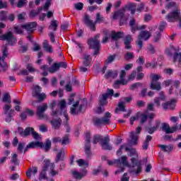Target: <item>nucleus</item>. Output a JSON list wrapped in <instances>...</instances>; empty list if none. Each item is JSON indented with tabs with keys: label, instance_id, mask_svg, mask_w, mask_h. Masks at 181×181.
<instances>
[{
	"label": "nucleus",
	"instance_id": "nucleus-1",
	"mask_svg": "<svg viewBox=\"0 0 181 181\" xmlns=\"http://www.w3.org/2000/svg\"><path fill=\"white\" fill-rule=\"evenodd\" d=\"M36 148H40L41 149H44L45 152H49L52 148V141L47 139L45 144L39 141H31L25 148L24 153H26L29 149H35Z\"/></svg>",
	"mask_w": 181,
	"mask_h": 181
},
{
	"label": "nucleus",
	"instance_id": "nucleus-2",
	"mask_svg": "<svg viewBox=\"0 0 181 181\" xmlns=\"http://www.w3.org/2000/svg\"><path fill=\"white\" fill-rule=\"evenodd\" d=\"M98 142L102 146V149L105 151H112V146L110 144V136H106L103 138V136L99 134L93 136V144L95 145Z\"/></svg>",
	"mask_w": 181,
	"mask_h": 181
},
{
	"label": "nucleus",
	"instance_id": "nucleus-3",
	"mask_svg": "<svg viewBox=\"0 0 181 181\" xmlns=\"http://www.w3.org/2000/svg\"><path fill=\"white\" fill-rule=\"evenodd\" d=\"M103 22H104V17H102L100 13L96 14L95 22H93V21L90 19V16L87 14L85 15L83 18V23H85V25L93 32H95V25H97V23H103Z\"/></svg>",
	"mask_w": 181,
	"mask_h": 181
},
{
	"label": "nucleus",
	"instance_id": "nucleus-4",
	"mask_svg": "<svg viewBox=\"0 0 181 181\" xmlns=\"http://www.w3.org/2000/svg\"><path fill=\"white\" fill-rule=\"evenodd\" d=\"M100 34H97L94 36L93 38H90L88 40V45L89 46V49H93V56H97L100 54V47H101V45L100 44V41L98 39H100Z\"/></svg>",
	"mask_w": 181,
	"mask_h": 181
},
{
	"label": "nucleus",
	"instance_id": "nucleus-5",
	"mask_svg": "<svg viewBox=\"0 0 181 181\" xmlns=\"http://www.w3.org/2000/svg\"><path fill=\"white\" fill-rule=\"evenodd\" d=\"M111 113L107 112L105 114V117L103 118L93 117V124L95 127H100V125H110L111 124Z\"/></svg>",
	"mask_w": 181,
	"mask_h": 181
},
{
	"label": "nucleus",
	"instance_id": "nucleus-6",
	"mask_svg": "<svg viewBox=\"0 0 181 181\" xmlns=\"http://www.w3.org/2000/svg\"><path fill=\"white\" fill-rule=\"evenodd\" d=\"M165 19L168 22H176L179 21L178 26L181 28V16H180V10L177 8L165 16Z\"/></svg>",
	"mask_w": 181,
	"mask_h": 181
},
{
	"label": "nucleus",
	"instance_id": "nucleus-7",
	"mask_svg": "<svg viewBox=\"0 0 181 181\" xmlns=\"http://www.w3.org/2000/svg\"><path fill=\"white\" fill-rule=\"evenodd\" d=\"M57 105L61 112L53 111L52 114L53 118H54L56 117V115H62V114H63L65 119H66V121H69V115H67V113L66 112V100H60Z\"/></svg>",
	"mask_w": 181,
	"mask_h": 181
},
{
	"label": "nucleus",
	"instance_id": "nucleus-8",
	"mask_svg": "<svg viewBox=\"0 0 181 181\" xmlns=\"http://www.w3.org/2000/svg\"><path fill=\"white\" fill-rule=\"evenodd\" d=\"M132 167L130 168V173L139 175L142 172V163L138 160V158H132L131 159Z\"/></svg>",
	"mask_w": 181,
	"mask_h": 181
},
{
	"label": "nucleus",
	"instance_id": "nucleus-9",
	"mask_svg": "<svg viewBox=\"0 0 181 181\" xmlns=\"http://www.w3.org/2000/svg\"><path fill=\"white\" fill-rule=\"evenodd\" d=\"M113 21H117V19L119 18V25H124L127 22V18H125V8H122L120 10L115 11L112 15Z\"/></svg>",
	"mask_w": 181,
	"mask_h": 181
},
{
	"label": "nucleus",
	"instance_id": "nucleus-10",
	"mask_svg": "<svg viewBox=\"0 0 181 181\" xmlns=\"http://www.w3.org/2000/svg\"><path fill=\"white\" fill-rule=\"evenodd\" d=\"M11 108H12V105L9 104H6L3 107V112L4 115H6V122H11V121H12V117H13V112H15V110Z\"/></svg>",
	"mask_w": 181,
	"mask_h": 181
},
{
	"label": "nucleus",
	"instance_id": "nucleus-11",
	"mask_svg": "<svg viewBox=\"0 0 181 181\" xmlns=\"http://www.w3.org/2000/svg\"><path fill=\"white\" fill-rule=\"evenodd\" d=\"M83 107L84 105H80V100H76L70 108V114L71 115H78L83 111Z\"/></svg>",
	"mask_w": 181,
	"mask_h": 181
},
{
	"label": "nucleus",
	"instance_id": "nucleus-12",
	"mask_svg": "<svg viewBox=\"0 0 181 181\" xmlns=\"http://www.w3.org/2000/svg\"><path fill=\"white\" fill-rule=\"evenodd\" d=\"M0 40H6L11 46L15 45L16 42V38H15V36H13V33L12 32L9 31L6 34H3L0 35Z\"/></svg>",
	"mask_w": 181,
	"mask_h": 181
},
{
	"label": "nucleus",
	"instance_id": "nucleus-13",
	"mask_svg": "<svg viewBox=\"0 0 181 181\" xmlns=\"http://www.w3.org/2000/svg\"><path fill=\"white\" fill-rule=\"evenodd\" d=\"M129 25L131 28V31L133 33H135L136 30H145V29H146V25H139L134 18L130 20Z\"/></svg>",
	"mask_w": 181,
	"mask_h": 181
},
{
	"label": "nucleus",
	"instance_id": "nucleus-14",
	"mask_svg": "<svg viewBox=\"0 0 181 181\" xmlns=\"http://www.w3.org/2000/svg\"><path fill=\"white\" fill-rule=\"evenodd\" d=\"M47 108V103H43L42 105L37 106L36 114L39 119H43L45 118V112Z\"/></svg>",
	"mask_w": 181,
	"mask_h": 181
},
{
	"label": "nucleus",
	"instance_id": "nucleus-15",
	"mask_svg": "<svg viewBox=\"0 0 181 181\" xmlns=\"http://www.w3.org/2000/svg\"><path fill=\"white\" fill-rule=\"evenodd\" d=\"M36 26H37V23L31 22L25 25H22L21 28H23V29H25L28 33H33V32H35V29H36Z\"/></svg>",
	"mask_w": 181,
	"mask_h": 181
},
{
	"label": "nucleus",
	"instance_id": "nucleus-16",
	"mask_svg": "<svg viewBox=\"0 0 181 181\" xmlns=\"http://www.w3.org/2000/svg\"><path fill=\"white\" fill-rule=\"evenodd\" d=\"M175 104H176V100L172 99L170 101H168L162 104L163 110H175Z\"/></svg>",
	"mask_w": 181,
	"mask_h": 181
},
{
	"label": "nucleus",
	"instance_id": "nucleus-17",
	"mask_svg": "<svg viewBox=\"0 0 181 181\" xmlns=\"http://www.w3.org/2000/svg\"><path fill=\"white\" fill-rule=\"evenodd\" d=\"M151 36H152V33L148 30H141L139 34L138 37L141 39L142 40H149L151 38Z\"/></svg>",
	"mask_w": 181,
	"mask_h": 181
},
{
	"label": "nucleus",
	"instance_id": "nucleus-18",
	"mask_svg": "<svg viewBox=\"0 0 181 181\" xmlns=\"http://www.w3.org/2000/svg\"><path fill=\"white\" fill-rule=\"evenodd\" d=\"M125 11H130L132 15H135V12L136 11V4L135 3H128L123 8Z\"/></svg>",
	"mask_w": 181,
	"mask_h": 181
},
{
	"label": "nucleus",
	"instance_id": "nucleus-19",
	"mask_svg": "<svg viewBox=\"0 0 181 181\" xmlns=\"http://www.w3.org/2000/svg\"><path fill=\"white\" fill-rule=\"evenodd\" d=\"M66 154V149L65 148H61L58 153L57 154L55 162L56 163H58V162H63L64 160V155Z\"/></svg>",
	"mask_w": 181,
	"mask_h": 181
},
{
	"label": "nucleus",
	"instance_id": "nucleus-20",
	"mask_svg": "<svg viewBox=\"0 0 181 181\" xmlns=\"http://www.w3.org/2000/svg\"><path fill=\"white\" fill-rule=\"evenodd\" d=\"M91 62H93V58H91V55L84 54L83 66H84L85 67H90L91 66Z\"/></svg>",
	"mask_w": 181,
	"mask_h": 181
},
{
	"label": "nucleus",
	"instance_id": "nucleus-21",
	"mask_svg": "<svg viewBox=\"0 0 181 181\" xmlns=\"http://www.w3.org/2000/svg\"><path fill=\"white\" fill-rule=\"evenodd\" d=\"M50 124L54 129H60V127L62 126V119H53L50 121Z\"/></svg>",
	"mask_w": 181,
	"mask_h": 181
},
{
	"label": "nucleus",
	"instance_id": "nucleus-22",
	"mask_svg": "<svg viewBox=\"0 0 181 181\" xmlns=\"http://www.w3.org/2000/svg\"><path fill=\"white\" fill-rule=\"evenodd\" d=\"M110 37L112 40H115L117 42V40H119V39H121L124 37V33L122 32H115V31H112L110 33Z\"/></svg>",
	"mask_w": 181,
	"mask_h": 181
},
{
	"label": "nucleus",
	"instance_id": "nucleus-23",
	"mask_svg": "<svg viewBox=\"0 0 181 181\" xmlns=\"http://www.w3.org/2000/svg\"><path fill=\"white\" fill-rule=\"evenodd\" d=\"M160 127V120H156L155 123V127H146V131L148 132V134H152L155 131L158 129Z\"/></svg>",
	"mask_w": 181,
	"mask_h": 181
},
{
	"label": "nucleus",
	"instance_id": "nucleus-24",
	"mask_svg": "<svg viewBox=\"0 0 181 181\" xmlns=\"http://www.w3.org/2000/svg\"><path fill=\"white\" fill-rule=\"evenodd\" d=\"M105 78H115L118 77V71L109 70L105 75Z\"/></svg>",
	"mask_w": 181,
	"mask_h": 181
},
{
	"label": "nucleus",
	"instance_id": "nucleus-25",
	"mask_svg": "<svg viewBox=\"0 0 181 181\" xmlns=\"http://www.w3.org/2000/svg\"><path fill=\"white\" fill-rule=\"evenodd\" d=\"M131 42H132V36L131 35H128L124 38V47L127 50H129L132 46H131Z\"/></svg>",
	"mask_w": 181,
	"mask_h": 181
},
{
	"label": "nucleus",
	"instance_id": "nucleus-26",
	"mask_svg": "<svg viewBox=\"0 0 181 181\" xmlns=\"http://www.w3.org/2000/svg\"><path fill=\"white\" fill-rule=\"evenodd\" d=\"M32 173L33 175H36V173H37V167H32L28 168V171L25 173L28 179H30V177H32Z\"/></svg>",
	"mask_w": 181,
	"mask_h": 181
},
{
	"label": "nucleus",
	"instance_id": "nucleus-27",
	"mask_svg": "<svg viewBox=\"0 0 181 181\" xmlns=\"http://www.w3.org/2000/svg\"><path fill=\"white\" fill-rule=\"evenodd\" d=\"M42 47L45 51H47L48 53H53V47L52 45H49L48 40H44L42 43Z\"/></svg>",
	"mask_w": 181,
	"mask_h": 181
},
{
	"label": "nucleus",
	"instance_id": "nucleus-28",
	"mask_svg": "<svg viewBox=\"0 0 181 181\" xmlns=\"http://www.w3.org/2000/svg\"><path fill=\"white\" fill-rule=\"evenodd\" d=\"M130 138H131V141L129 142L130 145L138 144V135L135 134L134 132H131Z\"/></svg>",
	"mask_w": 181,
	"mask_h": 181
},
{
	"label": "nucleus",
	"instance_id": "nucleus-29",
	"mask_svg": "<svg viewBox=\"0 0 181 181\" xmlns=\"http://www.w3.org/2000/svg\"><path fill=\"white\" fill-rule=\"evenodd\" d=\"M119 84H122V86H126V84H128V81H125L123 78H120V81H115L113 87L115 88H119Z\"/></svg>",
	"mask_w": 181,
	"mask_h": 181
},
{
	"label": "nucleus",
	"instance_id": "nucleus-30",
	"mask_svg": "<svg viewBox=\"0 0 181 181\" xmlns=\"http://www.w3.org/2000/svg\"><path fill=\"white\" fill-rule=\"evenodd\" d=\"M150 88L151 90H156L157 91H160L162 89V86L160 82H154L150 83Z\"/></svg>",
	"mask_w": 181,
	"mask_h": 181
},
{
	"label": "nucleus",
	"instance_id": "nucleus-31",
	"mask_svg": "<svg viewBox=\"0 0 181 181\" xmlns=\"http://www.w3.org/2000/svg\"><path fill=\"white\" fill-rule=\"evenodd\" d=\"M115 59H117V54H110L107 57L105 62V64L107 66L108 64H111L113 62H115Z\"/></svg>",
	"mask_w": 181,
	"mask_h": 181
},
{
	"label": "nucleus",
	"instance_id": "nucleus-32",
	"mask_svg": "<svg viewBox=\"0 0 181 181\" xmlns=\"http://www.w3.org/2000/svg\"><path fill=\"white\" fill-rule=\"evenodd\" d=\"M41 91H42V87L37 85L34 86L33 88V93H32L33 97H35L37 95L40 94Z\"/></svg>",
	"mask_w": 181,
	"mask_h": 181
},
{
	"label": "nucleus",
	"instance_id": "nucleus-33",
	"mask_svg": "<svg viewBox=\"0 0 181 181\" xmlns=\"http://www.w3.org/2000/svg\"><path fill=\"white\" fill-rule=\"evenodd\" d=\"M151 141H152V136L147 135L146 140L143 144V149L144 151H146V149H148V148L149 147V142H151Z\"/></svg>",
	"mask_w": 181,
	"mask_h": 181
},
{
	"label": "nucleus",
	"instance_id": "nucleus-34",
	"mask_svg": "<svg viewBox=\"0 0 181 181\" xmlns=\"http://www.w3.org/2000/svg\"><path fill=\"white\" fill-rule=\"evenodd\" d=\"M160 78H162L160 75L151 74L150 76L151 83H159Z\"/></svg>",
	"mask_w": 181,
	"mask_h": 181
},
{
	"label": "nucleus",
	"instance_id": "nucleus-35",
	"mask_svg": "<svg viewBox=\"0 0 181 181\" xmlns=\"http://www.w3.org/2000/svg\"><path fill=\"white\" fill-rule=\"evenodd\" d=\"M73 175L74 176H76V179H81L82 177H84L86 175H87V170H83L81 173L74 171Z\"/></svg>",
	"mask_w": 181,
	"mask_h": 181
},
{
	"label": "nucleus",
	"instance_id": "nucleus-36",
	"mask_svg": "<svg viewBox=\"0 0 181 181\" xmlns=\"http://www.w3.org/2000/svg\"><path fill=\"white\" fill-rule=\"evenodd\" d=\"M57 26H59V24L57 23V21L52 20L51 21V24L48 27V29H49V30H54V32H56V30H57Z\"/></svg>",
	"mask_w": 181,
	"mask_h": 181
},
{
	"label": "nucleus",
	"instance_id": "nucleus-37",
	"mask_svg": "<svg viewBox=\"0 0 181 181\" xmlns=\"http://www.w3.org/2000/svg\"><path fill=\"white\" fill-rule=\"evenodd\" d=\"M108 98V93H104L102 95V97L99 99V103L103 107L107 104V99Z\"/></svg>",
	"mask_w": 181,
	"mask_h": 181
},
{
	"label": "nucleus",
	"instance_id": "nucleus-38",
	"mask_svg": "<svg viewBox=\"0 0 181 181\" xmlns=\"http://www.w3.org/2000/svg\"><path fill=\"white\" fill-rule=\"evenodd\" d=\"M43 11V8L40 7L37 10H31L30 12V18H35L40 13V12Z\"/></svg>",
	"mask_w": 181,
	"mask_h": 181
},
{
	"label": "nucleus",
	"instance_id": "nucleus-39",
	"mask_svg": "<svg viewBox=\"0 0 181 181\" xmlns=\"http://www.w3.org/2000/svg\"><path fill=\"white\" fill-rule=\"evenodd\" d=\"M175 62H178L180 64H178L179 67H181V52L177 53L175 52L173 55V62L175 63Z\"/></svg>",
	"mask_w": 181,
	"mask_h": 181
},
{
	"label": "nucleus",
	"instance_id": "nucleus-40",
	"mask_svg": "<svg viewBox=\"0 0 181 181\" xmlns=\"http://www.w3.org/2000/svg\"><path fill=\"white\" fill-rule=\"evenodd\" d=\"M1 52H2V54H3V57L2 59L3 60H5V58L6 57H8V44H6V45H4L1 47Z\"/></svg>",
	"mask_w": 181,
	"mask_h": 181
},
{
	"label": "nucleus",
	"instance_id": "nucleus-41",
	"mask_svg": "<svg viewBox=\"0 0 181 181\" xmlns=\"http://www.w3.org/2000/svg\"><path fill=\"white\" fill-rule=\"evenodd\" d=\"M49 166H50L51 168H52V169H54V163H50V161L49 160L45 161V163L44 165V167L42 168V172H45L47 170V169H49Z\"/></svg>",
	"mask_w": 181,
	"mask_h": 181
},
{
	"label": "nucleus",
	"instance_id": "nucleus-42",
	"mask_svg": "<svg viewBox=\"0 0 181 181\" xmlns=\"http://www.w3.org/2000/svg\"><path fill=\"white\" fill-rule=\"evenodd\" d=\"M124 104H125V103H124V102L119 103V105H118L119 108L118 107L116 108V110H115L116 114H118V111H122L123 112H127V109H125V105H124Z\"/></svg>",
	"mask_w": 181,
	"mask_h": 181
},
{
	"label": "nucleus",
	"instance_id": "nucleus-43",
	"mask_svg": "<svg viewBox=\"0 0 181 181\" xmlns=\"http://www.w3.org/2000/svg\"><path fill=\"white\" fill-rule=\"evenodd\" d=\"M148 7L145 8V3H140L139 4H138L137 6V8L136 11L137 12H142V11H145L146 12L148 11Z\"/></svg>",
	"mask_w": 181,
	"mask_h": 181
},
{
	"label": "nucleus",
	"instance_id": "nucleus-44",
	"mask_svg": "<svg viewBox=\"0 0 181 181\" xmlns=\"http://www.w3.org/2000/svg\"><path fill=\"white\" fill-rule=\"evenodd\" d=\"M85 153L88 157L91 156V146L90 144H85Z\"/></svg>",
	"mask_w": 181,
	"mask_h": 181
},
{
	"label": "nucleus",
	"instance_id": "nucleus-45",
	"mask_svg": "<svg viewBox=\"0 0 181 181\" xmlns=\"http://www.w3.org/2000/svg\"><path fill=\"white\" fill-rule=\"evenodd\" d=\"M2 101L3 103H8V104H11V103H12V100H11V95H9L8 93H5Z\"/></svg>",
	"mask_w": 181,
	"mask_h": 181
},
{
	"label": "nucleus",
	"instance_id": "nucleus-46",
	"mask_svg": "<svg viewBox=\"0 0 181 181\" xmlns=\"http://www.w3.org/2000/svg\"><path fill=\"white\" fill-rule=\"evenodd\" d=\"M140 124H145L148 121V115L139 112Z\"/></svg>",
	"mask_w": 181,
	"mask_h": 181
},
{
	"label": "nucleus",
	"instance_id": "nucleus-47",
	"mask_svg": "<svg viewBox=\"0 0 181 181\" xmlns=\"http://www.w3.org/2000/svg\"><path fill=\"white\" fill-rule=\"evenodd\" d=\"M0 21H8V12L4 11H0Z\"/></svg>",
	"mask_w": 181,
	"mask_h": 181
},
{
	"label": "nucleus",
	"instance_id": "nucleus-48",
	"mask_svg": "<svg viewBox=\"0 0 181 181\" xmlns=\"http://www.w3.org/2000/svg\"><path fill=\"white\" fill-rule=\"evenodd\" d=\"M0 67L3 69V71H6L8 70V64L0 57Z\"/></svg>",
	"mask_w": 181,
	"mask_h": 181
},
{
	"label": "nucleus",
	"instance_id": "nucleus-49",
	"mask_svg": "<svg viewBox=\"0 0 181 181\" xmlns=\"http://www.w3.org/2000/svg\"><path fill=\"white\" fill-rule=\"evenodd\" d=\"M35 97L37 98L38 103H42V101H44L45 99L46 98V94H45V93H38V95H37Z\"/></svg>",
	"mask_w": 181,
	"mask_h": 181
},
{
	"label": "nucleus",
	"instance_id": "nucleus-50",
	"mask_svg": "<svg viewBox=\"0 0 181 181\" xmlns=\"http://www.w3.org/2000/svg\"><path fill=\"white\" fill-rule=\"evenodd\" d=\"M160 37H162V34L160 32L156 33V34L153 36V40L155 43H158L159 40H160Z\"/></svg>",
	"mask_w": 181,
	"mask_h": 181
},
{
	"label": "nucleus",
	"instance_id": "nucleus-51",
	"mask_svg": "<svg viewBox=\"0 0 181 181\" xmlns=\"http://www.w3.org/2000/svg\"><path fill=\"white\" fill-rule=\"evenodd\" d=\"M48 71L49 73H56V71H59V66L57 64H54L52 66L48 68Z\"/></svg>",
	"mask_w": 181,
	"mask_h": 181
},
{
	"label": "nucleus",
	"instance_id": "nucleus-52",
	"mask_svg": "<svg viewBox=\"0 0 181 181\" xmlns=\"http://www.w3.org/2000/svg\"><path fill=\"white\" fill-rule=\"evenodd\" d=\"M173 52H176L175 47L171 46L170 49H166L165 53L168 56H173Z\"/></svg>",
	"mask_w": 181,
	"mask_h": 181
},
{
	"label": "nucleus",
	"instance_id": "nucleus-53",
	"mask_svg": "<svg viewBox=\"0 0 181 181\" xmlns=\"http://www.w3.org/2000/svg\"><path fill=\"white\" fill-rule=\"evenodd\" d=\"M136 45H137L139 47L137 52H139V50H141V49H142L144 47V42L142 41V39L139 38V37H138V40L136 41Z\"/></svg>",
	"mask_w": 181,
	"mask_h": 181
},
{
	"label": "nucleus",
	"instance_id": "nucleus-54",
	"mask_svg": "<svg viewBox=\"0 0 181 181\" xmlns=\"http://www.w3.org/2000/svg\"><path fill=\"white\" fill-rule=\"evenodd\" d=\"M166 100V98H156L154 99V103L156 104L157 107H160V102L161 101H165Z\"/></svg>",
	"mask_w": 181,
	"mask_h": 181
},
{
	"label": "nucleus",
	"instance_id": "nucleus-55",
	"mask_svg": "<svg viewBox=\"0 0 181 181\" xmlns=\"http://www.w3.org/2000/svg\"><path fill=\"white\" fill-rule=\"evenodd\" d=\"M107 163L110 166H111V165H114V163H115L117 165V166H118V168H121V160H119V159L115 160L114 161L107 160Z\"/></svg>",
	"mask_w": 181,
	"mask_h": 181
},
{
	"label": "nucleus",
	"instance_id": "nucleus-56",
	"mask_svg": "<svg viewBox=\"0 0 181 181\" xmlns=\"http://www.w3.org/2000/svg\"><path fill=\"white\" fill-rule=\"evenodd\" d=\"M78 166H88V161H86L83 159H79L76 160Z\"/></svg>",
	"mask_w": 181,
	"mask_h": 181
},
{
	"label": "nucleus",
	"instance_id": "nucleus-57",
	"mask_svg": "<svg viewBox=\"0 0 181 181\" xmlns=\"http://www.w3.org/2000/svg\"><path fill=\"white\" fill-rule=\"evenodd\" d=\"M32 129L33 127H27L24 130V136H29V135H32Z\"/></svg>",
	"mask_w": 181,
	"mask_h": 181
},
{
	"label": "nucleus",
	"instance_id": "nucleus-58",
	"mask_svg": "<svg viewBox=\"0 0 181 181\" xmlns=\"http://www.w3.org/2000/svg\"><path fill=\"white\" fill-rule=\"evenodd\" d=\"M69 134H66L62 140L61 139V144L62 145H67V144H69Z\"/></svg>",
	"mask_w": 181,
	"mask_h": 181
},
{
	"label": "nucleus",
	"instance_id": "nucleus-59",
	"mask_svg": "<svg viewBox=\"0 0 181 181\" xmlns=\"http://www.w3.org/2000/svg\"><path fill=\"white\" fill-rule=\"evenodd\" d=\"M11 162L14 163V165H19V161H18V154L15 153L13 155Z\"/></svg>",
	"mask_w": 181,
	"mask_h": 181
},
{
	"label": "nucleus",
	"instance_id": "nucleus-60",
	"mask_svg": "<svg viewBox=\"0 0 181 181\" xmlns=\"http://www.w3.org/2000/svg\"><path fill=\"white\" fill-rule=\"evenodd\" d=\"M31 135L36 141H37V139H40V136L39 135V133L36 132L35 131V129H32Z\"/></svg>",
	"mask_w": 181,
	"mask_h": 181
},
{
	"label": "nucleus",
	"instance_id": "nucleus-61",
	"mask_svg": "<svg viewBox=\"0 0 181 181\" xmlns=\"http://www.w3.org/2000/svg\"><path fill=\"white\" fill-rule=\"evenodd\" d=\"M139 119V112H137L135 116L130 118L131 125H134V121H138Z\"/></svg>",
	"mask_w": 181,
	"mask_h": 181
},
{
	"label": "nucleus",
	"instance_id": "nucleus-62",
	"mask_svg": "<svg viewBox=\"0 0 181 181\" xmlns=\"http://www.w3.org/2000/svg\"><path fill=\"white\" fill-rule=\"evenodd\" d=\"M127 156H122L121 158V160H120V163L122 165H123V166H128V161H127Z\"/></svg>",
	"mask_w": 181,
	"mask_h": 181
},
{
	"label": "nucleus",
	"instance_id": "nucleus-63",
	"mask_svg": "<svg viewBox=\"0 0 181 181\" xmlns=\"http://www.w3.org/2000/svg\"><path fill=\"white\" fill-rule=\"evenodd\" d=\"M134 59V53L132 52H127L124 55V60H132Z\"/></svg>",
	"mask_w": 181,
	"mask_h": 181
},
{
	"label": "nucleus",
	"instance_id": "nucleus-64",
	"mask_svg": "<svg viewBox=\"0 0 181 181\" xmlns=\"http://www.w3.org/2000/svg\"><path fill=\"white\" fill-rule=\"evenodd\" d=\"M148 52L149 53V54H155V53L156 52L155 47H153V45H150L148 47Z\"/></svg>",
	"mask_w": 181,
	"mask_h": 181
}]
</instances>
